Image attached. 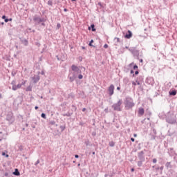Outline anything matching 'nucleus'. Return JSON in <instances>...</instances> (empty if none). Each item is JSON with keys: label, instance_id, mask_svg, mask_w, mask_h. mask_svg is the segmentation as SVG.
Masks as SVG:
<instances>
[{"label": "nucleus", "instance_id": "62", "mask_svg": "<svg viewBox=\"0 0 177 177\" xmlns=\"http://www.w3.org/2000/svg\"><path fill=\"white\" fill-rule=\"evenodd\" d=\"M64 12H68V10L67 8H64Z\"/></svg>", "mask_w": 177, "mask_h": 177}, {"label": "nucleus", "instance_id": "33", "mask_svg": "<svg viewBox=\"0 0 177 177\" xmlns=\"http://www.w3.org/2000/svg\"><path fill=\"white\" fill-rule=\"evenodd\" d=\"M39 21L40 23H45L46 21V19L45 18H40Z\"/></svg>", "mask_w": 177, "mask_h": 177}, {"label": "nucleus", "instance_id": "17", "mask_svg": "<svg viewBox=\"0 0 177 177\" xmlns=\"http://www.w3.org/2000/svg\"><path fill=\"white\" fill-rule=\"evenodd\" d=\"M12 174L15 175V176H20V171H19V169H15Z\"/></svg>", "mask_w": 177, "mask_h": 177}, {"label": "nucleus", "instance_id": "48", "mask_svg": "<svg viewBox=\"0 0 177 177\" xmlns=\"http://www.w3.org/2000/svg\"><path fill=\"white\" fill-rule=\"evenodd\" d=\"M35 45H36L37 46H38V47L41 46V44H40V43H38V42H37V43L35 44Z\"/></svg>", "mask_w": 177, "mask_h": 177}, {"label": "nucleus", "instance_id": "27", "mask_svg": "<svg viewBox=\"0 0 177 177\" xmlns=\"http://www.w3.org/2000/svg\"><path fill=\"white\" fill-rule=\"evenodd\" d=\"M143 162H145V160H139L138 162V167H142V165H143Z\"/></svg>", "mask_w": 177, "mask_h": 177}, {"label": "nucleus", "instance_id": "63", "mask_svg": "<svg viewBox=\"0 0 177 177\" xmlns=\"http://www.w3.org/2000/svg\"><path fill=\"white\" fill-rule=\"evenodd\" d=\"M109 177H113V174H110L109 175Z\"/></svg>", "mask_w": 177, "mask_h": 177}, {"label": "nucleus", "instance_id": "55", "mask_svg": "<svg viewBox=\"0 0 177 177\" xmlns=\"http://www.w3.org/2000/svg\"><path fill=\"white\" fill-rule=\"evenodd\" d=\"M159 169H160V171H162L164 169V166L159 167Z\"/></svg>", "mask_w": 177, "mask_h": 177}, {"label": "nucleus", "instance_id": "58", "mask_svg": "<svg viewBox=\"0 0 177 177\" xmlns=\"http://www.w3.org/2000/svg\"><path fill=\"white\" fill-rule=\"evenodd\" d=\"M121 90V87L120 86H118L117 87V91H120Z\"/></svg>", "mask_w": 177, "mask_h": 177}, {"label": "nucleus", "instance_id": "21", "mask_svg": "<svg viewBox=\"0 0 177 177\" xmlns=\"http://www.w3.org/2000/svg\"><path fill=\"white\" fill-rule=\"evenodd\" d=\"M165 167L168 169V168H172V165H171V162H167L165 164Z\"/></svg>", "mask_w": 177, "mask_h": 177}, {"label": "nucleus", "instance_id": "51", "mask_svg": "<svg viewBox=\"0 0 177 177\" xmlns=\"http://www.w3.org/2000/svg\"><path fill=\"white\" fill-rule=\"evenodd\" d=\"M4 176H9V173L6 172V173L4 174Z\"/></svg>", "mask_w": 177, "mask_h": 177}, {"label": "nucleus", "instance_id": "64", "mask_svg": "<svg viewBox=\"0 0 177 177\" xmlns=\"http://www.w3.org/2000/svg\"><path fill=\"white\" fill-rule=\"evenodd\" d=\"M32 128L35 129V124H32Z\"/></svg>", "mask_w": 177, "mask_h": 177}, {"label": "nucleus", "instance_id": "20", "mask_svg": "<svg viewBox=\"0 0 177 177\" xmlns=\"http://www.w3.org/2000/svg\"><path fill=\"white\" fill-rule=\"evenodd\" d=\"M71 115H73V113H70V112L63 114V117H71Z\"/></svg>", "mask_w": 177, "mask_h": 177}, {"label": "nucleus", "instance_id": "34", "mask_svg": "<svg viewBox=\"0 0 177 177\" xmlns=\"http://www.w3.org/2000/svg\"><path fill=\"white\" fill-rule=\"evenodd\" d=\"M138 68H139V66H138V65H136V64L133 65V70H138Z\"/></svg>", "mask_w": 177, "mask_h": 177}, {"label": "nucleus", "instance_id": "57", "mask_svg": "<svg viewBox=\"0 0 177 177\" xmlns=\"http://www.w3.org/2000/svg\"><path fill=\"white\" fill-rule=\"evenodd\" d=\"M41 25L43 26V27H45V22H41Z\"/></svg>", "mask_w": 177, "mask_h": 177}, {"label": "nucleus", "instance_id": "38", "mask_svg": "<svg viewBox=\"0 0 177 177\" xmlns=\"http://www.w3.org/2000/svg\"><path fill=\"white\" fill-rule=\"evenodd\" d=\"M130 73H131V74H133V77H135V71H133V70L131 69V70L130 71Z\"/></svg>", "mask_w": 177, "mask_h": 177}, {"label": "nucleus", "instance_id": "59", "mask_svg": "<svg viewBox=\"0 0 177 177\" xmlns=\"http://www.w3.org/2000/svg\"><path fill=\"white\" fill-rule=\"evenodd\" d=\"M136 82L137 83V85H140V82H138V80H136Z\"/></svg>", "mask_w": 177, "mask_h": 177}, {"label": "nucleus", "instance_id": "39", "mask_svg": "<svg viewBox=\"0 0 177 177\" xmlns=\"http://www.w3.org/2000/svg\"><path fill=\"white\" fill-rule=\"evenodd\" d=\"M50 125H55L56 124V122L55 120L50 121Z\"/></svg>", "mask_w": 177, "mask_h": 177}, {"label": "nucleus", "instance_id": "2", "mask_svg": "<svg viewBox=\"0 0 177 177\" xmlns=\"http://www.w3.org/2000/svg\"><path fill=\"white\" fill-rule=\"evenodd\" d=\"M165 120L167 124L175 125V124H177L176 115H174L172 112H168L166 115Z\"/></svg>", "mask_w": 177, "mask_h": 177}, {"label": "nucleus", "instance_id": "45", "mask_svg": "<svg viewBox=\"0 0 177 177\" xmlns=\"http://www.w3.org/2000/svg\"><path fill=\"white\" fill-rule=\"evenodd\" d=\"M38 164H39V160H37L36 161V162L35 163V165L37 166V165H38Z\"/></svg>", "mask_w": 177, "mask_h": 177}, {"label": "nucleus", "instance_id": "28", "mask_svg": "<svg viewBox=\"0 0 177 177\" xmlns=\"http://www.w3.org/2000/svg\"><path fill=\"white\" fill-rule=\"evenodd\" d=\"M59 128L61 129V132H63L64 129H66V124L59 126Z\"/></svg>", "mask_w": 177, "mask_h": 177}, {"label": "nucleus", "instance_id": "36", "mask_svg": "<svg viewBox=\"0 0 177 177\" xmlns=\"http://www.w3.org/2000/svg\"><path fill=\"white\" fill-rule=\"evenodd\" d=\"M2 156H6V158L9 157V155L6 154L5 152H2Z\"/></svg>", "mask_w": 177, "mask_h": 177}, {"label": "nucleus", "instance_id": "4", "mask_svg": "<svg viewBox=\"0 0 177 177\" xmlns=\"http://www.w3.org/2000/svg\"><path fill=\"white\" fill-rule=\"evenodd\" d=\"M122 104V100H119L117 103H114L111 106L113 111H122V109H121Z\"/></svg>", "mask_w": 177, "mask_h": 177}, {"label": "nucleus", "instance_id": "41", "mask_svg": "<svg viewBox=\"0 0 177 177\" xmlns=\"http://www.w3.org/2000/svg\"><path fill=\"white\" fill-rule=\"evenodd\" d=\"M60 27H62V25L60 24H57V29L59 30V28H60Z\"/></svg>", "mask_w": 177, "mask_h": 177}, {"label": "nucleus", "instance_id": "25", "mask_svg": "<svg viewBox=\"0 0 177 177\" xmlns=\"http://www.w3.org/2000/svg\"><path fill=\"white\" fill-rule=\"evenodd\" d=\"M26 92H31V91H32V86H28L26 89Z\"/></svg>", "mask_w": 177, "mask_h": 177}, {"label": "nucleus", "instance_id": "7", "mask_svg": "<svg viewBox=\"0 0 177 177\" xmlns=\"http://www.w3.org/2000/svg\"><path fill=\"white\" fill-rule=\"evenodd\" d=\"M146 84L148 85H153L154 84V78L153 77H148L145 80Z\"/></svg>", "mask_w": 177, "mask_h": 177}, {"label": "nucleus", "instance_id": "40", "mask_svg": "<svg viewBox=\"0 0 177 177\" xmlns=\"http://www.w3.org/2000/svg\"><path fill=\"white\" fill-rule=\"evenodd\" d=\"M19 150L20 151H23V146H22V145H21V146L19 147Z\"/></svg>", "mask_w": 177, "mask_h": 177}, {"label": "nucleus", "instance_id": "10", "mask_svg": "<svg viewBox=\"0 0 177 177\" xmlns=\"http://www.w3.org/2000/svg\"><path fill=\"white\" fill-rule=\"evenodd\" d=\"M32 81H33V84H37L39 82L41 77L38 75H35L33 77H31Z\"/></svg>", "mask_w": 177, "mask_h": 177}, {"label": "nucleus", "instance_id": "12", "mask_svg": "<svg viewBox=\"0 0 177 177\" xmlns=\"http://www.w3.org/2000/svg\"><path fill=\"white\" fill-rule=\"evenodd\" d=\"M19 39L22 45H24V46H28V40H27V39H22L21 37H19Z\"/></svg>", "mask_w": 177, "mask_h": 177}, {"label": "nucleus", "instance_id": "30", "mask_svg": "<svg viewBox=\"0 0 177 177\" xmlns=\"http://www.w3.org/2000/svg\"><path fill=\"white\" fill-rule=\"evenodd\" d=\"M41 118H44V120H46V114L42 113L41 114Z\"/></svg>", "mask_w": 177, "mask_h": 177}, {"label": "nucleus", "instance_id": "53", "mask_svg": "<svg viewBox=\"0 0 177 177\" xmlns=\"http://www.w3.org/2000/svg\"><path fill=\"white\" fill-rule=\"evenodd\" d=\"M104 111H105L106 113H109V108H106V109H104Z\"/></svg>", "mask_w": 177, "mask_h": 177}, {"label": "nucleus", "instance_id": "50", "mask_svg": "<svg viewBox=\"0 0 177 177\" xmlns=\"http://www.w3.org/2000/svg\"><path fill=\"white\" fill-rule=\"evenodd\" d=\"M75 158H80V156L78 154L75 155Z\"/></svg>", "mask_w": 177, "mask_h": 177}, {"label": "nucleus", "instance_id": "9", "mask_svg": "<svg viewBox=\"0 0 177 177\" xmlns=\"http://www.w3.org/2000/svg\"><path fill=\"white\" fill-rule=\"evenodd\" d=\"M40 20H41L40 16L35 15L33 17V21H35L36 26H38V24H41Z\"/></svg>", "mask_w": 177, "mask_h": 177}, {"label": "nucleus", "instance_id": "31", "mask_svg": "<svg viewBox=\"0 0 177 177\" xmlns=\"http://www.w3.org/2000/svg\"><path fill=\"white\" fill-rule=\"evenodd\" d=\"M47 3L49 6H52V5H53L52 0H48Z\"/></svg>", "mask_w": 177, "mask_h": 177}, {"label": "nucleus", "instance_id": "8", "mask_svg": "<svg viewBox=\"0 0 177 177\" xmlns=\"http://www.w3.org/2000/svg\"><path fill=\"white\" fill-rule=\"evenodd\" d=\"M108 92L109 96H113L114 95V84H111L108 88Z\"/></svg>", "mask_w": 177, "mask_h": 177}, {"label": "nucleus", "instance_id": "29", "mask_svg": "<svg viewBox=\"0 0 177 177\" xmlns=\"http://www.w3.org/2000/svg\"><path fill=\"white\" fill-rule=\"evenodd\" d=\"M93 42H94L93 39H91L88 44V46H93V48H95V46H93V44H93Z\"/></svg>", "mask_w": 177, "mask_h": 177}, {"label": "nucleus", "instance_id": "16", "mask_svg": "<svg viewBox=\"0 0 177 177\" xmlns=\"http://www.w3.org/2000/svg\"><path fill=\"white\" fill-rule=\"evenodd\" d=\"M6 120L7 121H12L13 120V116L12 115V114H8L6 118Z\"/></svg>", "mask_w": 177, "mask_h": 177}, {"label": "nucleus", "instance_id": "13", "mask_svg": "<svg viewBox=\"0 0 177 177\" xmlns=\"http://www.w3.org/2000/svg\"><path fill=\"white\" fill-rule=\"evenodd\" d=\"M21 88V84H18L17 85L12 86V91H17V89H20Z\"/></svg>", "mask_w": 177, "mask_h": 177}, {"label": "nucleus", "instance_id": "54", "mask_svg": "<svg viewBox=\"0 0 177 177\" xmlns=\"http://www.w3.org/2000/svg\"><path fill=\"white\" fill-rule=\"evenodd\" d=\"M5 23H8L9 21V19L6 18L5 20H4Z\"/></svg>", "mask_w": 177, "mask_h": 177}, {"label": "nucleus", "instance_id": "49", "mask_svg": "<svg viewBox=\"0 0 177 177\" xmlns=\"http://www.w3.org/2000/svg\"><path fill=\"white\" fill-rule=\"evenodd\" d=\"M104 48L105 49H107V48H109V45L104 44Z\"/></svg>", "mask_w": 177, "mask_h": 177}, {"label": "nucleus", "instance_id": "5", "mask_svg": "<svg viewBox=\"0 0 177 177\" xmlns=\"http://www.w3.org/2000/svg\"><path fill=\"white\" fill-rule=\"evenodd\" d=\"M129 52L132 53L133 56L139 60V50L136 49V48H129Z\"/></svg>", "mask_w": 177, "mask_h": 177}, {"label": "nucleus", "instance_id": "47", "mask_svg": "<svg viewBox=\"0 0 177 177\" xmlns=\"http://www.w3.org/2000/svg\"><path fill=\"white\" fill-rule=\"evenodd\" d=\"M153 164H156V162H157V159L156 158H153Z\"/></svg>", "mask_w": 177, "mask_h": 177}, {"label": "nucleus", "instance_id": "37", "mask_svg": "<svg viewBox=\"0 0 177 177\" xmlns=\"http://www.w3.org/2000/svg\"><path fill=\"white\" fill-rule=\"evenodd\" d=\"M26 82H27V80H25V81L22 82L21 84H19V85H21V86H23V85H26Z\"/></svg>", "mask_w": 177, "mask_h": 177}, {"label": "nucleus", "instance_id": "26", "mask_svg": "<svg viewBox=\"0 0 177 177\" xmlns=\"http://www.w3.org/2000/svg\"><path fill=\"white\" fill-rule=\"evenodd\" d=\"M109 146L110 147H114V146H115V142H114V141H111L109 142Z\"/></svg>", "mask_w": 177, "mask_h": 177}, {"label": "nucleus", "instance_id": "6", "mask_svg": "<svg viewBox=\"0 0 177 177\" xmlns=\"http://www.w3.org/2000/svg\"><path fill=\"white\" fill-rule=\"evenodd\" d=\"M138 157L140 161H146V158H145V151H141L138 152Z\"/></svg>", "mask_w": 177, "mask_h": 177}, {"label": "nucleus", "instance_id": "19", "mask_svg": "<svg viewBox=\"0 0 177 177\" xmlns=\"http://www.w3.org/2000/svg\"><path fill=\"white\" fill-rule=\"evenodd\" d=\"M91 31L93 32L96 31V28H95V24H92L91 25V27H88V30H91Z\"/></svg>", "mask_w": 177, "mask_h": 177}, {"label": "nucleus", "instance_id": "24", "mask_svg": "<svg viewBox=\"0 0 177 177\" xmlns=\"http://www.w3.org/2000/svg\"><path fill=\"white\" fill-rule=\"evenodd\" d=\"M113 40L116 41H115V44H120V42H121V39H120V38H118V37H115Z\"/></svg>", "mask_w": 177, "mask_h": 177}, {"label": "nucleus", "instance_id": "32", "mask_svg": "<svg viewBox=\"0 0 177 177\" xmlns=\"http://www.w3.org/2000/svg\"><path fill=\"white\" fill-rule=\"evenodd\" d=\"M151 133L152 135H157V130H156V129H153Z\"/></svg>", "mask_w": 177, "mask_h": 177}, {"label": "nucleus", "instance_id": "52", "mask_svg": "<svg viewBox=\"0 0 177 177\" xmlns=\"http://www.w3.org/2000/svg\"><path fill=\"white\" fill-rule=\"evenodd\" d=\"M1 19H3V20H5L6 19V15H3Z\"/></svg>", "mask_w": 177, "mask_h": 177}, {"label": "nucleus", "instance_id": "42", "mask_svg": "<svg viewBox=\"0 0 177 177\" xmlns=\"http://www.w3.org/2000/svg\"><path fill=\"white\" fill-rule=\"evenodd\" d=\"M97 6H100V8H103V5L102 4V2H98Z\"/></svg>", "mask_w": 177, "mask_h": 177}, {"label": "nucleus", "instance_id": "44", "mask_svg": "<svg viewBox=\"0 0 177 177\" xmlns=\"http://www.w3.org/2000/svg\"><path fill=\"white\" fill-rule=\"evenodd\" d=\"M69 97H74V94H73V93H71L70 94H69Z\"/></svg>", "mask_w": 177, "mask_h": 177}, {"label": "nucleus", "instance_id": "43", "mask_svg": "<svg viewBox=\"0 0 177 177\" xmlns=\"http://www.w3.org/2000/svg\"><path fill=\"white\" fill-rule=\"evenodd\" d=\"M84 124H85V123H84L83 122H80L79 123V125H80L81 127H84Z\"/></svg>", "mask_w": 177, "mask_h": 177}, {"label": "nucleus", "instance_id": "56", "mask_svg": "<svg viewBox=\"0 0 177 177\" xmlns=\"http://www.w3.org/2000/svg\"><path fill=\"white\" fill-rule=\"evenodd\" d=\"M132 66H133V62L129 64V67H132Z\"/></svg>", "mask_w": 177, "mask_h": 177}, {"label": "nucleus", "instance_id": "23", "mask_svg": "<svg viewBox=\"0 0 177 177\" xmlns=\"http://www.w3.org/2000/svg\"><path fill=\"white\" fill-rule=\"evenodd\" d=\"M84 144L86 146H92V144H91V142H89V140H86L84 142Z\"/></svg>", "mask_w": 177, "mask_h": 177}, {"label": "nucleus", "instance_id": "11", "mask_svg": "<svg viewBox=\"0 0 177 177\" xmlns=\"http://www.w3.org/2000/svg\"><path fill=\"white\" fill-rule=\"evenodd\" d=\"M132 31L128 30L126 35H124V38H126L127 39H131V38H132Z\"/></svg>", "mask_w": 177, "mask_h": 177}, {"label": "nucleus", "instance_id": "46", "mask_svg": "<svg viewBox=\"0 0 177 177\" xmlns=\"http://www.w3.org/2000/svg\"><path fill=\"white\" fill-rule=\"evenodd\" d=\"M139 74V71H136L134 75H138Z\"/></svg>", "mask_w": 177, "mask_h": 177}, {"label": "nucleus", "instance_id": "15", "mask_svg": "<svg viewBox=\"0 0 177 177\" xmlns=\"http://www.w3.org/2000/svg\"><path fill=\"white\" fill-rule=\"evenodd\" d=\"M145 114V109L142 107H140L138 109V115H143Z\"/></svg>", "mask_w": 177, "mask_h": 177}, {"label": "nucleus", "instance_id": "18", "mask_svg": "<svg viewBox=\"0 0 177 177\" xmlns=\"http://www.w3.org/2000/svg\"><path fill=\"white\" fill-rule=\"evenodd\" d=\"M3 139H6V136H5V134L2 133V131L0 132V142H2Z\"/></svg>", "mask_w": 177, "mask_h": 177}, {"label": "nucleus", "instance_id": "3", "mask_svg": "<svg viewBox=\"0 0 177 177\" xmlns=\"http://www.w3.org/2000/svg\"><path fill=\"white\" fill-rule=\"evenodd\" d=\"M125 107L127 110L132 109V107L135 106V102H133V100L131 97H126L124 101Z\"/></svg>", "mask_w": 177, "mask_h": 177}, {"label": "nucleus", "instance_id": "14", "mask_svg": "<svg viewBox=\"0 0 177 177\" xmlns=\"http://www.w3.org/2000/svg\"><path fill=\"white\" fill-rule=\"evenodd\" d=\"M177 91L174 89V90H170L169 92V95L170 96H176Z\"/></svg>", "mask_w": 177, "mask_h": 177}, {"label": "nucleus", "instance_id": "22", "mask_svg": "<svg viewBox=\"0 0 177 177\" xmlns=\"http://www.w3.org/2000/svg\"><path fill=\"white\" fill-rule=\"evenodd\" d=\"M150 136H151V140H156V135L155 134H153V133H150Z\"/></svg>", "mask_w": 177, "mask_h": 177}, {"label": "nucleus", "instance_id": "1", "mask_svg": "<svg viewBox=\"0 0 177 177\" xmlns=\"http://www.w3.org/2000/svg\"><path fill=\"white\" fill-rule=\"evenodd\" d=\"M71 70L73 72L69 73L68 78H69L70 82H74L75 80H77V77H78L79 80H82L84 78V75H82V71L80 68L75 64H73L71 66Z\"/></svg>", "mask_w": 177, "mask_h": 177}, {"label": "nucleus", "instance_id": "60", "mask_svg": "<svg viewBox=\"0 0 177 177\" xmlns=\"http://www.w3.org/2000/svg\"><path fill=\"white\" fill-rule=\"evenodd\" d=\"M131 142H135V138H131Z\"/></svg>", "mask_w": 177, "mask_h": 177}, {"label": "nucleus", "instance_id": "35", "mask_svg": "<svg viewBox=\"0 0 177 177\" xmlns=\"http://www.w3.org/2000/svg\"><path fill=\"white\" fill-rule=\"evenodd\" d=\"M11 85H12V86H15L16 85V80H12L11 82Z\"/></svg>", "mask_w": 177, "mask_h": 177}, {"label": "nucleus", "instance_id": "61", "mask_svg": "<svg viewBox=\"0 0 177 177\" xmlns=\"http://www.w3.org/2000/svg\"><path fill=\"white\" fill-rule=\"evenodd\" d=\"M132 85L136 86V82H132Z\"/></svg>", "mask_w": 177, "mask_h": 177}]
</instances>
